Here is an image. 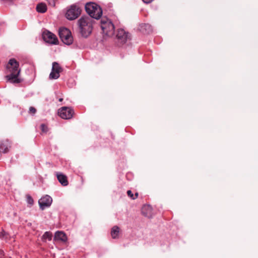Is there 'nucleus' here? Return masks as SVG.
I'll return each mask as SVG.
<instances>
[{"instance_id": "f257e3e1", "label": "nucleus", "mask_w": 258, "mask_h": 258, "mask_svg": "<svg viewBox=\"0 0 258 258\" xmlns=\"http://www.w3.org/2000/svg\"><path fill=\"white\" fill-rule=\"evenodd\" d=\"M8 73H10L6 76L8 82L13 84H18L22 80L19 78L21 72L19 68V63L15 58H11L6 65Z\"/></svg>"}, {"instance_id": "f03ea898", "label": "nucleus", "mask_w": 258, "mask_h": 258, "mask_svg": "<svg viewBox=\"0 0 258 258\" xmlns=\"http://www.w3.org/2000/svg\"><path fill=\"white\" fill-rule=\"evenodd\" d=\"M87 13L92 18L98 19L102 15L101 8L94 3H88L85 7Z\"/></svg>"}, {"instance_id": "7ed1b4c3", "label": "nucleus", "mask_w": 258, "mask_h": 258, "mask_svg": "<svg viewBox=\"0 0 258 258\" xmlns=\"http://www.w3.org/2000/svg\"><path fill=\"white\" fill-rule=\"evenodd\" d=\"M92 30V20L87 17H82V37H87Z\"/></svg>"}, {"instance_id": "20e7f679", "label": "nucleus", "mask_w": 258, "mask_h": 258, "mask_svg": "<svg viewBox=\"0 0 258 258\" xmlns=\"http://www.w3.org/2000/svg\"><path fill=\"white\" fill-rule=\"evenodd\" d=\"M101 27L103 33L108 36H111L114 33V26L107 18H102L101 20Z\"/></svg>"}, {"instance_id": "39448f33", "label": "nucleus", "mask_w": 258, "mask_h": 258, "mask_svg": "<svg viewBox=\"0 0 258 258\" xmlns=\"http://www.w3.org/2000/svg\"><path fill=\"white\" fill-rule=\"evenodd\" d=\"M81 14V10L79 5L73 4L67 9L66 17L70 20L77 19Z\"/></svg>"}, {"instance_id": "423d86ee", "label": "nucleus", "mask_w": 258, "mask_h": 258, "mask_svg": "<svg viewBox=\"0 0 258 258\" xmlns=\"http://www.w3.org/2000/svg\"><path fill=\"white\" fill-rule=\"evenodd\" d=\"M59 36L62 42L68 45L71 44L73 42V38L69 29L62 27L59 30Z\"/></svg>"}, {"instance_id": "0eeeda50", "label": "nucleus", "mask_w": 258, "mask_h": 258, "mask_svg": "<svg viewBox=\"0 0 258 258\" xmlns=\"http://www.w3.org/2000/svg\"><path fill=\"white\" fill-rule=\"evenodd\" d=\"M74 113V110L70 107H62L58 110V115L62 119H71Z\"/></svg>"}, {"instance_id": "6e6552de", "label": "nucleus", "mask_w": 258, "mask_h": 258, "mask_svg": "<svg viewBox=\"0 0 258 258\" xmlns=\"http://www.w3.org/2000/svg\"><path fill=\"white\" fill-rule=\"evenodd\" d=\"M42 36L44 41L47 43L56 44L58 42L56 36L48 30H44L42 33Z\"/></svg>"}, {"instance_id": "1a4fd4ad", "label": "nucleus", "mask_w": 258, "mask_h": 258, "mask_svg": "<svg viewBox=\"0 0 258 258\" xmlns=\"http://www.w3.org/2000/svg\"><path fill=\"white\" fill-rule=\"evenodd\" d=\"M116 37L118 42L124 44L131 38V35L128 32H126L123 29H120L117 31Z\"/></svg>"}, {"instance_id": "9d476101", "label": "nucleus", "mask_w": 258, "mask_h": 258, "mask_svg": "<svg viewBox=\"0 0 258 258\" xmlns=\"http://www.w3.org/2000/svg\"><path fill=\"white\" fill-rule=\"evenodd\" d=\"M62 71V69L59 66L56 62L52 63L51 72L49 75L50 79H56L59 77V74Z\"/></svg>"}, {"instance_id": "9b49d317", "label": "nucleus", "mask_w": 258, "mask_h": 258, "mask_svg": "<svg viewBox=\"0 0 258 258\" xmlns=\"http://www.w3.org/2000/svg\"><path fill=\"white\" fill-rule=\"evenodd\" d=\"M52 202V198L48 195H46L41 198L38 201L40 208L41 210H44L46 207H49Z\"/></svg>"}, {"instance_id": "f8f14e48", "label": "nucleus", "mask_w": 258, "mask_h": 258, "mask_svg": "<svg viewBox=\"0 0 258 258\" xmlns=\"http://www.w3.org/2000/svg\"><path fill=\"white\" fill-rule=\"evenodd\" d=\"M142 213L144 216L148 218H150L152 217L153 215L152 207L149 205L143 206L142 209Z\"/></svg>"}, {"instance_id": "ddd939ff", "label": "nucleus", "mask_w": 258, "mask_h": 258, "mask_svg": "<svg viewBox=\"0 0 258 258\" xmlns=\"http://www.w3.org/2000/svg\"><path fill=\"white\" fill-rule=\"evenodd\" d=\"M57 180L62 186H67L69 184L67 176L64 174L57 172L55 173Z\"/></svg>"}, {"instance_id": "4468645a", "label": "nucleus", "mask_w": 258, "mask_h": 258, "mask_svg": "<svg viewBox=\"0 0 258 258\" xmlns=\"http://www.w3.org/2000/svg\"><path fill=\"white\" fill-rule=\"evenodd\" d=\"M54 239L65 242L67 240V237L63 232L58 231L55 233Z\"/></svg>"}, {"instance_id": "2eb2a0df", "label": "nucleus", "mask_w": 258, "mask_h": 258, "mask_svg": "<svg viewBox=\"0 0 258 258\" xmlns=\"http://www.w3.org/2000/svg\"><path fill=\"white\" fill-rule=\"evenodd\" d=\"M10 148V144L8 141H3L0 142V152L7 153Z\"/></svg>"}, {"instance_id": "dca6fc26", "label": "nucleus", "mask_w": 258, "mask_h": 258, "mask_svg": "<svg viewBox=\"0 0 258 258\" xmlns=\"http://www.w3.org/2000/svg\"><path fill=\"white\" fill-rule=\"evenodd\" d=\"M120 229L117 226H113L111 230V235L112 238L116 239L118 238Z\"/></svg>"}, {"instance_id": "f3484780", "label": "nucleus", "mask_w": 258, "mask_h": 258, "mask_svg": "<svg viewBox=\"0 0 258 258\" xmlns=\"http://www.w3.org/2000/svg\"><path fill=\"white\" fill-rule=\"evenodd\" d=\"M36 10L38 12L43 13L47 10L46 5L44 3H40L37 5Z\"/></svg>"}, {"instance_id": "a211bd4d", "label": "nucleus", "mask_w": 258, "mask_h": 258, "mask_svg": "<svg viewBox=\"0 0 258 258\" xmlns=\"http://www.w3.org/2000/svg\"><path fill=\"white\" fill-rule=\"evenodd\" d=\"M52 234L50 232H45L42 236V240L46 242L47 240L50 241L51 240Z\"/></svg>"}, {"instance_id": "6ab92c4d", "label": "nucleus", "mask_w": 258, "mask_h": 258, "mask_svg": "<svg viewBox=\"0 0 258 258\" xmlns=\"http://www.w3.org/2000/svg\"><path fill=\"white\" fill-rule=\"evenodd\" d=\"M8 237V234L4 230L0 232V238L2 239H7Z\"/></svg>"}, {"instance_id": "aec40b11", "label": "nucleus", "mask_w": 258, "mask_h": 258, "mask_svg": "<svg viewBox=\"0 0 258 258\" xmlns=\"http://www.w3.org/2000/svg\"><path fill=\"white\" fill-rule=\"evenodd\" d=\"M40 128L41 132L44 133H46L48 131V127L45 124H41L40 125Z\"/></svg>"}, {"instance_id": "412c9836", "label": "nucleus", "mask_w": 258, "mask_h": 258, "mask_svg": "<svg viewBox=\"0 0 258 258\" xmlns=\"http://www.w3.org/2000/svg\"><path fill=\"white\" fill-rule=\"evenodd\" d=\"M26 198L27 203L30 205H32L33 204V200L32 198L29 195H27Z\"/></svg>"}, {"instance_id": "4be33fe9", "label": "nucleus", "mask_w": 258, "mask_h": 258, "mask_svg": "<svg viewBox=\"0 0 258 258\" xmlns=\"http://www.w3.org/2000/svg\"><path fill=\"white\" fill-rule=\"evenodd\" d=\"M36 112V109L32 106L29 108V113L31 114H34Z\"/></svg>"}, {"instance_id": "5701e85b", "label": "nucleus", "mask_w": 258, "mask_h": 258, "mask_svg": "<svg viewBox=\"0 0 258 258\" xmlns=\"http://www.w3.org/2000/svg\"><path fill=\"white\" fill-rule=\"evenodd\" d=\"M48 3V4L54 7L55 6V3L57 0H46Z\"/></svg>"}, {"instance_id": "b1692460", "label": "nucleus", "mask_w": 258, "mask_h": 258, "mask_svg": "<svg viewBox=\"0 0 258 258\" xmlns=\"http://www.w3.org/2000/svg\"><path fill=\"white\" fill-rule=\"evenodd\" d=\"M127 196L132 200H134V195L133 194L131 190H128L127 191Z\"/></svg>"}, {"instance_id": "393cba45", "label": "nucleus", "mask_w": 258, "mask_h": 258, "mask_svg": "<svg viewBox=\"0 0 258 258\" xmlns=\"http://www.w3.org/2000/svg\"><path fill=\"white\" fill-rule=\"evenodd\" d=\"M143 1L146 4L150 3L153 0H143Z\"/></svg>"}, {"instance_id": "a878e982", "label": "nucleus", "mask_w": 258, "mask_h": 258, "mask_svg": "<svg viewBox=\"0 0 258 258\" xmlns=\"http://www.w3.org/2000/svg\"><path fill=\"white\" fill-rule=\"evenodd\" d=\"M139 196V194L138 192H136L135 193V195H134V200L136 199Z\"/></svg>"}, {"instance_id": "bb28decb", "label": "nucleus", "mask_w": 258, "mask_h": 258, "mask_svg": "<svg viewBox=\"0 0 258 258\" xmlns=\"http://www.w3.org/2000/svg\"><path fill=\"white\" fill-rule=\"evenodd\" d=\"M78 23L79 24L80 27H81V19H79L78 20Z\"/></svg>"}, {"instance_id": "cd10ccee", "label": "nucleus", "mask_w": 258, "mask_h": 258, "mask_svg": "<svg viewBox=\"0 0 258 258\" xmlns=\"http://www.w3.org/2000/svg\"><path fill=\"white\" fill-rule=\"evenodd\" d=\"M63 100L62 98L59 99V101L61 102Z\"/></svg>"}]
</instances>
